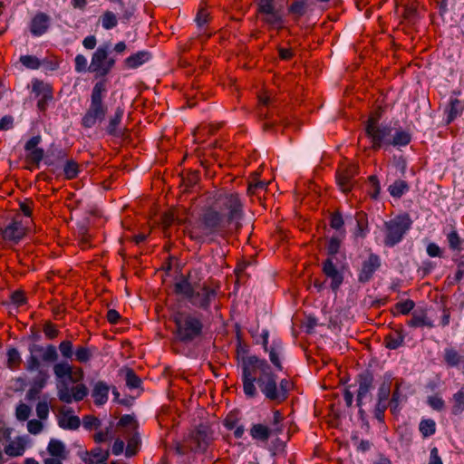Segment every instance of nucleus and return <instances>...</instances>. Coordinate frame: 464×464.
<instances>
[{"instance_id":"f257e3e1","label":"nucleus","mask_w":464,"mask_h":464,"mask_svg":"<svg viewBox=\"0 0 464 464\" xmlns=\"http://www.w3.org/2000/svg\"><path fill=\"white\" fill-rule=\"evenodd\" d=\"M244 205L237 193L219 194L202 208L188 231L190 239L199 244L212 243L218 237L226 238L242 227Z\"/></svg>"},{"instance_id":"f03ea898","label":"nucleus","mask_w":464,"mask_h":464,"mask_svg":"<svg viewBox=\"0 0 464 464\" xmlns=\"http://www.w3.org/2000/svg\"><path fill=\"white\" fill-rule=\"evenodd\" d=\"M247 353L248 346L238 340L237 353V356L242 354L240 367L245 395L247 398L256 397V383L260 392L269 401L276 404L285 401L293 389V382L289 379L284 378L277 383V375L272 371L266 360L256 355H247Z\"/></svg>"},{"instance_id":"7ed1b4c3","label":"nucleus","mask_w":464,"mask_h":464,"mask_svg":"<svg viewBox=\"0 0 464 464\" xmlns=\"http://www.w3.org/2000/svg\"><path fill=\"white\" fill-rule=\"evenodd\" d=\"M193 271L181 275L174 284V293L187 299L194 307L203 311L210 309L212 302L217 298L218 286L213 287L206 283L202 285L193 279Z\"/></svg>"},{"instance_id":"20e7f679","label":"nucleus","mask_w":464,"mask_h":464,"mask_svg":"<svg viewBox=\"0 0 464 464\" xmlns=\"http://www.w3.org/2000/svg\"><path fill=\"white\" fill-rule=\"evenodd\" d=\"M215 440L214 430L207 424H199L191 430L183 441L174 443L177 455L184 456L189 452L205 454Z\"/></svg>"},{"instance_id":"39448f33","label":"nucleus","mask_w":464,"mask_h":464,"mask_svg":"<svg viewBox=\"0 0 464 464\" xmlns=\"http://www.w3.org/2000/svg\"><path fill=\"white\" fill-rule=\"evenodd\" d=\"M172 321L175 324L173 334L178 342L188 344L203 336L204 324L199 314L177 312Z\"/></svg>"},{"instance_id":"423d86ee","label":"nucleus","mask_w":464,"mask_h":464,"mask_svg":"<svg viewBox=\"0 0 464 464\" xmlns=\"http://www.w3.org/2000/svg\"><path fill=\"white\" fill-rule=\"evenodd\" d=\"M106 92V80L102 79L92 88L90 106L81 121L83 128L91 129L97 122H102L105 119L108 112V107L103 102Z\"/></svg>"},{"instance_id":"0eeeda50","label":"nucleus","mask_w":464,"mask_h":464,"mask_svg":"<svg viewBox=\"0 0 464 464\" xmlns=\"http://www.w3.org/2000/svg\"><path fill=\"white\" fill-rule=\"evenodd\" d=\"M412 220L408 213H403L395 218L385 221L383 244L386 246L392 247L399 244L411 229Z\"/></svg>"},{"instance_id":"6e6552de","label":"nucleus","mask_w":464,"mask_h":464,"mask_svg":"<svg viewBox=\"0 0 464 464\" xmlns=\"http://www.w3.org/2000/svg\"><path fill=\"white\" fill-rule=\"evenodd\" d=\"M364 131L370 140L371 149L379 150L381 148L389 147L392 128L389 124L376 125V122L365 121Z\"/></svg>"},{"instance_id":"1a4fd4ad","label":"nucleus","mask_w":464,"mask_h":464,"mask_svg":"<svg viewBox=\"0 0 464 464\" xmlns=\"http://www.w3.org/2000/svg\"><path fill=\"white\" fill-rule=\"evenodd\" d=\"M359 174V167L356 164H342L336 170V183L342 192L350 193L357 183L356 176Z\"/></svg>"},{"instance_id":"9d476101","label":"nucleus","mask_w":464,"mask_h":464,"mask_svg":"<svg viewBox=\"0 0 464 464\" xmlns=\"http://www.w3.org/2000/svg\"><path fill=\"white\" fill-rule=\"evenodd\" d=\"M26 229L20 216L13 218L6 225L0 227V236L5 241L18 243L25 236Z\"/></svg>"},{"instance_id":"9b49d317","label":"nucleus","mask_w":464,"mask_h":464,"mask_svg":"<svg viewBox=\"0 0 464 464\" xmlns=\"http://www.w3.org/2000/svg\"><path fill=\"white\" fill-rule=\"evenodd\" d=\"M374 377L373 373L365 370L360 372L356 377L358 383L356 404L358 407H362L366 399H372L371 391L373 389Z\"/></svg>"},{"instance_id":"f8f14e48","label":"nucleus","mask_w":464,"mask_h":464,"mask_svg":"<svg viewBox=\"0 0 464 464\" xmlns=\"http://www.w3.org/2000/svg\"><path fill=\"white\" fill-rule=\"evenodd\" d=\"M322 272L331 280L330 287L334 292H337L343 283V272L338 268L337 263L333 257H327L322 262Z\"/></svg>"},{"instance_id":"ddd939ff","label":"nucleus","mask_w":464,"mask_h":464,"mask_svg":"<svg viewBox=\"0 0 464 464\" xmlns=\"http://www.w3.org/2000/svg\"><path fill=\"white\" fill-rule=\"evenodd\" d=\"M381 266V257L377 254L370 253L368 257L362 262L361 268L358 271V282L361 284L370 282Z\"/></svg>"},{"instance_id":"4468645a","label":"nucleus","mask_w":464,"mask_h":464,"mask_svg":"<svg viewBox=\"0 0 464 464\" xmlns=\"http://www.w3.org/2000/svg\"><path fill=\"white\" fill-rule=\"evenodd\" d=\"M41 141V136L37 135L32 137L29 140L26 141L24 145V150L27 152L25 156V161L27 164L33 166L29 168V169L31 170L33 169H38L40 166V162L43 160L44 157V150L41 148H37Z\"/></svg>"},{"instance_id":"2eb2a0df","label":"nucleus","mask_w":464,"mask_h":464,"mask_svg":"<svg viewBox=\"0 0 464 464\" xmlns=\"http://www.w3.org/2000/svg\"><path fill=\"white\" fill-rule=\"evenodd\" d=\"M108 44L100 45L92 55L89 72L95 73L97 77L103 78V69L108 56Z\"/></svg>"},{"instance_id":"dca6fc26","label":"nucleus","mask_w":464,"mask_h":464,"mask_svg":"<svg viewBox=\"0 0 464 464\" xmlns=\"http://www.w3.org/2000/svg\"><path fill=\"white\" fill-rule=\"evenodd\" d=\"M51 16L44 12H37L31 19L29 30L34 36H42L46 34L50 28Z\"/></svg>"},{"instance_id":"f3484780","label":"nucleus","mask_w":464,"mask_h":464,"mask_svg":"<svg viewBox=\"0 0 464 464\" xmlns=\"http://www.w3.org/2000/svg\"><path fill=\"white\" fill-rule=\"evenodd\" d=\"M310 10L309 0H292L287 6V13L295 23H298Z\"/></svg>"},{"instance_id":"a211bd4d","label":"nucleus","mask_w":464,"mask_h":464,"mask_svg":"<svg viewBox=\"0 0 464 464\" xmlns=\"http://www.w3.org/2000/svg\"><path fill=\"white\" fill-rule=\"evenodd\" d=\"M258 17L263 24L268 26L269 29L280 31L285 28V19L281 9L266 14H260Z\"/></svg>"},{"instance_id":"6ab92c4d","label":"nucleus","mask_w":464,"mask_h":464,"mask_svg":"<svg viewBox=\"0 0 464 464\" xmlns=\"http://www.w3.org/2000/svg\"><path fill=\"white\" fill-rule=\"evenodd\" d=\"M442 362L448 368H459L464 365V355L452 346L446 347L443 351Z\"/></svg>"},{"instance_id":"aec40b11","label":"nucleus","mask_w":464,"mask_h":464,"mask_svg":"<svg viewBox=\"0 0 464 464\" xmlns=\"http://www.w3.org/2000/svg\"><path fill=\"white\" fill-rule=\"evenodd\" d=\"M124 111L121 107H117L114 114L109 119L108 125L106 126V132L112 137H122L123 132L120 129L121 120L123 118Z\"/></svg>"},{"instance_id":"412c9836","label":"nucleus","mask_w":464,"mask_h":464,"mask_svg":"<svg viewBox=\"0 0 464 464\" xmlns=\"http://www.w3.org/2000/svg\"><path fill=\"white\" fill-rule=\"evenodd\" d=\"M30 353L41 354L42 360L45 362H53L58 359V353L56 347L53 344H48L45 348L40 344H31L29 347Z\"/></svg>"},{"instance_id":"4be33fe9","label":"nucleus","mask_w":464,"mask_h":464,"mask_svg":"<svg viewBox=\"0 0 464 464\" xmlns=\"http://www.w3.org/2000/svg\"><path fill=\"white\" fill-rule=\"evenodd\" d=\"M109 392L110 386L105 382H97L92 392L94 404L97 406L105 404L108 401Z\"/></svg>"},{"instance_id":"5701e85b","label":"nucleus","mask_w":464,"mask_h":464,"mask_svg":"<svg viewBox=\"0 0 464 464\" xmlns=\"http://www.w3.org/2000/svg\"><path fill=\"white\" fill-rule=\"evenodd\" d=\"M405 334L402 328L392 331L384 336L383 343L390 350H396L404 343Z\"/></svg>"},{"instance_id":"b1692460","label":"nucleus","mask_w":464,"mask_h":464,"mask_svg":"<svg viewBox=\"0 0 464 464\" xmlns=\"http://www.w3.org/2000/svg\"><path fill=\"white\" fill-rule=\"evenodd\" d=\"M401 16L409 25L415 24L420 19L418 4L413 1H407L403 4Z\"/></svg>"},{"instance_id":"393cba45","label":"nucleus","mask_w":464,"mask_h":464,"mask_svg":"<svg viewBox=\"0 0 464 464\" xmlns=\"http://www.w3.org/2000/svg\"><path fill=\"white\" fill-rule=\"evenodd\" d=\"M407 324L412 328L423 326L428 328L434 327L433 322L428 318L425 310L414 311L411 314V318L407 321Z\"/></svg>"},{"instance_id":"a878e982","label":"nucleus","mask_w":464,"mask_h":464,"mask_svg":"<svg viewBox=\"0 0 464 464\" xmlns=\"http://www.w3.org/2000/svg\"><path fill=\"white\" fill-rule=\"evenodd\" d=\"M354 218L356 221L355 237L364 238L369 233L368 216L364 211H357Z\"/></svg>"},{"instance_id":"bb28decb","label":"nucleus","mask_w":464,"mask_h":464,"mask_svg":"<svg viewBox=\"0 0 464 464\" xmlns=\"http://www.w3.org/2000/svg\"><path fill=\"white\" fill-rule=\"evenodd\" d=\"M151 58V54L148 51H139L124 60L127 68L135 69Z\"/></svg>"},{"instance_id":"cd10ccee","label":"nucleus","mask_w":464,"mask_h":464,"mask_svg":"<svg viewBox=\"0 0 464 464\" xmlns=\"http://www.w3.org/2000/svg\"><path fill=\"white\" fill-rule=\"evenodd\" d=\"M464 111V105L461 101L457 98H451L448 108L446 109L447 124L452 122L457 117L460 116Z\"/></svg>"},{"instance_id":"c85d7f7f","label":"nucleus","mask_w":464,"mask_h":464,"mask_svg":"<svg viewBox=\"0 0 464 464\" xmlns=\"http://www.w3.org/2000/svg\"><path fill=\"white\" fill-rule=\"evenodd\" d=\"M32 92L37 97L44 96L45 99L53 97V90L52 85L38 79H34L32 82Z\"/></svg>"},{"instance_id":"c756f323","label":"nucleus","mask_w":464,"mask_h":464,"mask_svg":"<svg viewBox=\"0 0 464 464\" xmlns=\"http://www.w3.org/2000/svg\"><path fill=\"white\" fill-rule=\"evenodd\" d=\"M253 440L266 442L272 436L269 427L261 423L253 424L249 430Z\"/></svg>"},{"instance_id":"7c9ffc66","label":"nucleus","mask_w":464,"mask_h":464,"mask_svg":"<svg viewBox=\"0 0 464 464\" xmlns=\"http://www.w3.org/2000/svg\"><path fill=\"white\" fill-rule=\"evenodd\" d=\"M344 237L345 229H343L342 231H340V233H338V235L333 236L329 239L328 244L326 246L327 255L329 256L328 257H333L334 260L336 259L335 256L340 250L341 244Z\"/></svg>"},{"instance_id":"2f4dec72","label":"nucleus","mask_w":464,"mask_h":464,"mask_svg":"<svg viewBox=\"0 0 464 464\" xmlns=\"http://www.w3.org/2000/svg\"><path fill=\"white\" fill-rule=\"evenodd\" d=\"M411 141V135L408 131L399 129L394 134L392 133L389 146L393 147H404L410 144Z\"/></svg>"},{"instance_id":"473e14b6","label":"nucleus","mask_w":464,"mask_h":464,"mask_svg":"<svg viewBox=\"0 0 464 464\" xmlns=\"http://www.w3.org/2000/svg\"><path fill=\"white\" fill-rule=\"evenodd\" d=\"M58 425L64 430H75L81 425V420L76 415L68 416L67 413H63L58 419Z\"/></svg>"},{"instance_id":"72a5a7b5","label":"nucleus","mask_w":464,"mask_h":464,"mask_svg":"<svg viewBox=\"0 0 464 464\" xmlns=\"http://www.w3.org/2000/svg\"><path fill=\"white\" fill-rule=\"evenodd\" d=\"M90 456L93 458L92 459H83V461L85 464H95L100 463L103 464L106 463V460L108 459L110 453L108 450H102V448L96 447L93 450H92L90 452H87Z\"/></svg>"},{"instance_id":"f704fd0d","label":"nucleus","mask_w":464,"mask_h":464,"mask_svg":"<svg viewBox=\"0 0 464 464\" xmlns=\"http://www.w3.org/2000/svg\"><path fill=\"white\" fill-rule=\"evenodd\" d=\"M47 450L48 453L53 457L59 458L62 459H66L65 446L61 440L52 439L49 441Z\"/></svg>"},{"instance_id":"c9c22d12","label":"nucleus","mask_w":464,"mask_h":464,"mask_svg":"<svg viewBox=\"0 0 464 464\" xmlns=\"http://www.w3.org/2000/svg\"><path fill=\"white\" fill-rule=\"evenodd\" d=\"M410 186L409 184L402 179H397L392 184H391L388 188V191L390 195L393 198H400L409 191Z\"/></svg>"},{"instance_id":"e433bc0d","label":"nucleus","mask_w":464,"mask_h":464,"mask_svg":"<svg viewBox=\"0 0 464 464\" xmlns=\"http://www.w3.org/2000/svg\"><path fill=\"white\" fill-rule=\"evenodd\" d=\"M451 414L457 416L464 411V386L452 396Z\"/></svg>"},{"instance_id":"4c0bfd02","label":"nucleus","mask_w":464,"mask_h":464,"mask_svg":"<svg viewBox=\"0 0 464 464\" xmlns=\"http://www.w3.org/2000/svg\"><path fill=\"white\" fill-rule=\"evenodd\" d=\"M415 307V303L411 299H406L401 302H398L394 304L392 309L393 315L397 314H409Z\"/></svg>"},{"instance_id":"58836bf2","label":"nucleus","mask_w":464,"mask_h":464,"mask_svg":"<svg viewBox=\"0 0 464 464\" xmlns=\"http://www.w3.org/2000/svg\"><path fill=\"white\" fill-rule=\"evenodd\" d=\"M284 416L280 412V411L276 410L273 411V420L271 422V427L269 430H271L272 436H277L281 434L284 430L283 426Z\"/></svg>"},{"instance_id":"ea45409f","label":"nucleus","mask_w":464,"mask_h":464,"mask_svg":"<svg viewBox=\"0 0 464 464\" xmlns=\"http://www.w3.org/2000/svg\"><path fill=\"white\" fill-rule=\"evenodd\" d=\"M182 224L183 221L178 217L175 209H169L161 216V223L164 231L169 229L174 223Z\"/></svg>"},{"instance_id":"a19ab883","label":"nucleus","mask_w":464,"mask_h":464,"mask_svg":"<svg viewBox=\"0 0 464 464\" xmlns=\"http://www.w3.org/2000/svg\"><path fill=\"white\" fill-rule=\"evenodd\" d=\"M80 172L79 164L73 160H67L63 166V175L66 179H75Z\"/></svg>"},{"instance_id":"79ce46f5","label":"nucleus","mask_w":464,"mask_h":464,"mask_svg":"<svg viewBox=\"0 0 464 464\" xmlns=\"http://www.w3.org/2000/svg\"><path fill=\"white\" fill-rule=\"evenodd\" d=\"M72 367L66 362L54 364L53 373L57 379L68 378L72 376Z\"/></svg>"},{"instance_id":"37998d69","label":"nucleus","mask_w":464,"mask_h":464,"mask_svg":"<svg viewBox=\"0 0 464 464\" xmlns=\"http://www.w3.org/2000/svg\"><path fill=\"white\" fill-rule=\"evenodd\" d=\"M239 415L240 411L238 410H233L229 411L223 420L224 427L228 430H234L237 426H238L240 420Z\"/></svg>"},{"instance_id":"c03bdc74","label":"nucleus","mask_w":464,"mask_h":464,"mask_svg":"<svg viewBox=\"0 0 464 464\" xmlns=\"http://www.w3.org/2000/svg\"><path fill=\"white\" fill-rule=\"evenodd\" d=\"M199 179V171L190 170L182 176V185L185 187V189L188 190L197 185Z\"/></svg>"},{"instance_id":"a18cd8bd","label":"nucleus","mask_w":464,"mask_h":464,"mask_svg":"<svg viewBox=\"0 0 464 464\" xmlns=\"http://www.w3.org/2000/svg\"><path fill=\"white\" fill-rule=\"evenodd\" d=\"M419 430L424 438L430 437L436 432V422L431 419H424L420 422Z\"/></svg>"},{"instance_id":"49530a36","label":"nucleus","mask_w":464,"mask_h":464,"mask_svg":"<svg viewBox=\"0 0 464 464\" xmlns=\"http://www.w3.org/2000/svg\"><path fill=\"white\" fill-rule=\"evenodd\" d=\"M125 382L129 389H138L141 385V379L130 368L126 370Z\"/></svg>"},{"instance_id":"de8ad7c7","label":"nucleus","mask_w":464,"mask_h":464,"mask_svg":"<svg viewBox=\"0 0 464 464\" xmlns=\"http://www.w3.org/2000/svg\"><path fill=\"white\" fill-rule=\"evenodd\" d=\"M257 15L266 14L270 12L278 10L276 6V0H257Z\"/></svg>"},{"instance_id":"09e8293b","label":"nucleus","mask_w":464,"mask_h":464,"mask_svg":"<svg viewBox=\"0 0 464 464\" xmlns=\"http://www.w3.org/2000/svg\"><path fill=\"white\" fill-rule=\"evenodd\" d=\"M390 406L389 401H379L377 400V402L375 404L374 410H373V416L374 418L380 421L384 422V417H385V411Z\"/></svg>"},{"instance_id":"8fccbe9b","label":"nucleus","mask_w":464,"mask_h":464,"mask_svg":"<svg viewBox=\"0 0 464 464\" xmlns=\"http://www.w3.org/2000/svg\"><path fill=\"white\" fill-rule=\"evenodd\" d=\"M102 25L104 29L110 30L117 25V17L111 11H105L101 16Z\"/></svg>"},{"instance_id":"3c124183","label":"nucleus","mask_w":464,"mask_h":464,"mask_svg":"<svg viewBox=\"0 0 464 464\" xmlns=\"http://www.w3.org/2000/svg\"><path fill=\"white\" fill-rule=\"evenodd\" d=\"M19 60L27 69L37 70L41 66L40 60L34 55H22Z\"/></svg>"},{"instance_id":"603ef678","label":"nucleus","mask_w":464,"mask_h":464,"mask_svg":"<svg viewBox=\"0 0 464 464\" xmlns=\"http://www.w3.org/2000/svg\"><path fill=\"white\" fill-rule=\"evenodd\" d=\"M344 221L339 210H335L330 217V227L340 233L343 228Z\"/></svg>"},{"instance_id":"864d4df0","label":"nucleus","mask_w":464,"mask_h":464,"mask_svg":"<svg viewBox=\"0 0 464 464\" xmlns=\"http://www.w3.org/2000/svg\"><path fill=\"white\" fill-rule=\"evenodd\" d=\"M447 239H448L449 246L450 249L458 250V251H460L462 249L461 248L462 240L459 237L457 230L453 229L452 231H450L447 235Z\"/></svg>"},{"instance_id":"5fc2aeb1","label":"nucleus","mask_w":464,"mask_h":464,"mask_svg":"<svg viewBox=\"0 0 464 464\" xmlns=\"http://www.w3.org/2000/svg\"><path fill=\"white\" fill-rule=\"evenodd\" d=\"M368 181L370 184V189L368 191V194L370 195V197L372 198L377 199V198L380 194V191H381V185H380V181H379L377 176L371 175L368 178Z\"/></svg>"},{"instance_id":"6e6d98bb","label":"nucleus","mask_w":464,"mask_h":464,"mask_svg":"<svg viewBox=\"0 0 464 464\" xmlns=\"http://www.w3.org/2000/svg\"><path fill=\"white\" fill-rule=\"evenodd\" d=\"M140 444V438L138 434L136 433L133 435L129 440L125 451V455L127 458H130L137 454L138 452V446Z\"/></svg>"},{"instance_id":"4d7b16f0","label":"nucleus","mask_w":464,"mask_h":464,"mask_svg":"<svg viewBox=\"0 0 464 464\" xmlns=\"http://www.w3.org/2000/svg\"><path fill=\"white\" fill-rule=\"evenodd\" d=\"M401 391H400V385L397 383L395 385V388H394L392 393L391 400L389 401V402H390V409H391L392 413H396L397 412L398 407H399V403H400V401H401Z\"/></svg>"},{"instance_id":"13d9d810","label":"nucleus","mask_w":464,"mask_h":464,"mask_svg":"<svg viewBox=\"0 0 464 464\" xmlns=\"http://www.w3.org/2000/svg\"><path fill=\"white\" fill-rule=\"evenodd\" d=\"M92 353L91 350L84 346H80L75 351V360L79 362H87L92 358Z\"/></svg>"},{"instance_id":"bf43d9fd","label":"nucleus","mask_w":464,"mask_h":464,"mask_svg":"<svg viewBox=\"0 0 464 464\" xmlns=\"http://www.w3.org/2000/svg\"><path fill=\"white\" fill-rule=\"evenodd\" d=\"M101 424V420L94 415H85L82 418V426L87 430L98 429Z\"/></svg>"},{"instance_id":"052dcab7","label":"nucleus","mask_w":464,"mask_h":464,"mask_svg":"<svg viewBox=\"0 0 464 464\" xmlns=\"http://www.w3.org/2000/svg\"><path fill=\"white\" fill-rule=\"evenodd\" d=\"M72 401H82L88 395L87 387L81 383L72 388Z\"/></svg>"},{"instance_id":"680f3d73","label":"nucleus","mask_w":464,"mask_h":464,"mask_svg":"<svg viewBox=\"0 0 464 464\" xmlns=\"http://www.w3.org/2000/svg\"><path fill=\"white\" fill-rule=\"evenodd\" d=\"M87 59L83 54H77L74 58V70L76 72H89Z\"/></svg>"},{"instance_id":"e2e57ef3","label":"nucleus","mask_w":464,"mask_h":464,"mask_svg":"<svg viewBox=\"0 0 464 464\" xmlns=\"http://www.w3.org/2000/svg\"><path fill=\"white\" fill-rule=\"evenodd\" d=\"M391 395V382H383L377 392V400L379 401H389Z\"/></svg>"},{"instance_id":"0e129e2a","label":"nucleus","mask_w":464,"mask_h":464,"mask_svg":"<svg viewBox=\"0 0 464 464\" xmlns=\"http://www.w3.org/2000/svg\"><path fill=\"white\" fill-rule=\"evenodd\" d=\"M72 392H70L68 386L63 383V386L58 389V397L59 400L64 403H72Z\"/></svg>"},{"instance_id":"69168bd1","label":"nucleus","mask_w":464,"mask_h":464,"mask_svg":"<svg viewBox=\"0 0 464 464\" xmlns=\"http://www.w3.org/2000/svg\"><path fill=\"white\" fill-rule=\"evenodd\" d=\"M30 414H31V408L28 405H26L24 403H20L16 407L15 415H16L17 420H19L21 421H24L29 418Z\"/></svg>"},{"instance_id":"338daca9","label":"nucleus","mask_w":464,"mask_h":464,"mask_svg":"<svg viewBox=\"0 0 464 464\" xmlns=\"http://www.w3.org/2000/svg\"><path fill=\"white\" fill-rule=\"evenodd\" d=\"M49 375L46 372L39 371L38 375L34 379L32 386L37 390L42 389L46 385Z\"/></svg>"},{"instance_id":"774afa93","label":"nucleus","mask_w":464,"mask_h":464,"mask_svg":"<svg viewBox=\"0 0 464 464\" xmlns=\"http://www.w3.org/2000/svg\"><path fill=\"white\" fill-rule=\"evenodd\" d=\"M428 404L435 411H441L445 408L444 400L438 395L430 396L428 398Z\"/></svg>"}]
</instances>
